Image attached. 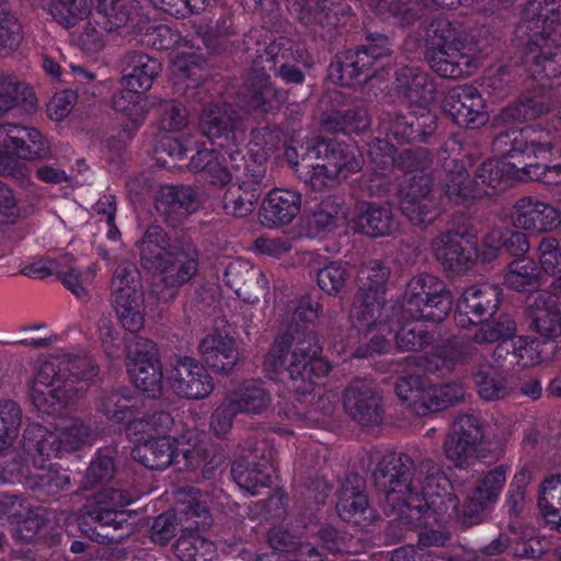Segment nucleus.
Masks as SVG:
<instances>
[{"mask_svg": "<svg viewBox=\"0 0 561 561\" xmlns=\"http://www.w3.org/2000/svg\"><path fill=\"white\" fill-rule=\"evenodd\" d=\"M500 304V289L490 284L466 288L457 301L455 320L466 328L494 314Z\"/></svg>", "mask_w": 561, "mask_h": 561, "instance_id": "4be33fe9", "label": "nucleus"}, {"mask_svg": "<svg viewBox=\"0 0 561 561\" xmlns=\"http://www.w3.org/2000/svg\"><path fill=\"white\" fill-rule=\"evenodd\" d=\"M96 275V268L89 266L84 271L69 270L60 274L62 284L79 299H84L89 294V286Z\"/></svg>", "mask_w": 561, "mask_h": 561, "instance_id": "bf43d9fd", "label": "nucleus"}, {"mask_svg": "<svg viewBox=\"0 0 561 561\" xmlns=\"http://www.w3.org/2000/svg\"><path fill=\"white\" fill-rule=\"evenodd\" d=\"M443 110L457 125L467 128H477L488 122L484 100L470 85L450 89L443 102Z\"/></svg>", "mask_w": 561, "mask_h": 561, "instance_id": "412c9836", "label": "nucleus"}, {"mask_svg": "<svg viewBox=\"0 0 561 561\" xmlns=\"http://www.w3.org/2000/svg\"><path fill=\"white\" fill-rule=\"evenodd\" d=\"M100 410L115 422H126L133 416V404L128 397L112 393L102 399Z\"/></svg>", "mask_w": 561, "mask_h": 561, "instance_id": "052dcab7", "label": "nucleus"}, {"mask_svg": "<svg viewBox=\"0 0 561 561\" xmlns=\"http://www.w3.org/2000/svg\"><path fill=\"white\" fill-rule=\"evenodd\" d=\"M227 400L233 413L260 414L271 404L270 393L257 381L241 385L227 397Z\"/></svg>", "mask_w": 561, "mask_h": 561, "instance_id": "f704fd0d", "label": "nucleus"}, {"mask_svg": "<svg viewBox=\"0 0 561 561\" xmlns=\"http://www.w3.org/2000/svg\"><path fill=\"white\" fill-rule=\"evenodd\" d=\"M301 208V195L293 190L271 191L262 204V222L271 228L290 224Z\"/></svg>", "mask_w": 561, "mask_h": 561, "instance_id": "bb28decb", "label": "nucleus"}, {"mask_svg": "<svg viewBox=\"0 0 561 561\" xmlns=\"http://www.w3.org/2000/svg\"><path fill=\"white\" fill-rule=\"evenodd\" d=\"M33 96L32 89L9 78H0V111L5 112Z\"/></svg>", "mask_w": 561, "mask_h": 561, "instance_id": "4d7b16f0", "label": "nucleus"}, {"mask_svg": "<svg viewBox=\"0 0 561 561\" xmlns=\"http://www.w3.org/2000/svg\"><path fill=\"white\" fill-rule=\"evenodd\" d=\"M197 495V492H179L178 502L186 504L185 507L181 508V512L188 518H198L197 520H194L197 527H205L209 525L208 510L206 505L199 501Z\"/></svg>", "mask_w": 561, "mask_h": 561, "instance_id": "338daca9", "label": "nucleus"}, {"mask_svg": "<svg viewBox=\"0 0 561 561\" xmlns=\"http://www.w3.org/2000/svg\"><path fill=\"white\" fill-rule=\"evenodd\" d=\"M493 148L501 158L482 163L478 184L495 190L512 180H536L548 185L561 180V164H550L556 153L561 156V147L548 131L534 127L503 131L495 137Z\"/></svg>", "mask_w": 561, "mask_h": 561, "instance_id": "f257e3e1", "label": "nucleus"}, {"mask_svg": "<svg viewBox=\"0 0 561 561\" xmlns=\"http://www.w3.org/2000/svg\"><path fill=\"white\" fill-rule=\"evenodd\" d=\"M355 227L357 231L370 237L386 236L392 230L393 218L388 208L359 203L356 206Z\"/></svg>", "mask_w": 561, "mask_h": 561, "instance_id": "4c0bfd02", "label": "nucleus"}, {"mask_svg": "<svg viewBox=\"0 0 561 561\" xmlns=\"http://www.w3.org/2000/svg\"><path fill=\"white\" fill-rule=\"evenodd\" d=\"M552 99L549 93L537 92L501 111L497 121L502 124H517L535 119L550 112Z\"/></svg>", "mask_w": 561, "mask_h": 561, "instance_id": "2f4dec72", "label": "nucleus"}, {"mask_svg": "<svg viewBox=\"0 0 561 561\" xmlns=\"http://www.w3.org/2000/svg\"><path fill=\"white\" fill-rule=\"evenodd\" d=\"M321 347L313 335L296 337L290 343L278 337L263 359V368L270 377L287 371L289 387L298 394L311 393L318 380L330 370V365L321 357Z\"/></svg>", "mask_w": 561, "mask_h": 561, "instance_id": "423d86ee", "label": "nucleus"}, {"mask_svg": "<svg viewBox=\"0 0 561 561\" xmlns=\"http://www.w3.org/2000/svg\"><path fill=\"white\" fill-rule=\"evenodd\" d=\"M197 251L191 243L179 244L172 254L157 268L162 280L171 288H178L190 282L197 273Z\"/></svg>", "mask_w": 561, "mask_h": 561, "instance_id": "cd10ccee", "label": "nucleus"}, {"mask_svg": "<svg viewBox=\"0 0 561 561\" xmlns=\"http://www.w3.org/2000/svg\"><path fill=\"white\" fill-rule=\"evenodd\" d=\"M506 477L507 468L504 466H499L480 476L468 495V508L479 512L486 503L497 499L505 485Z\"/></svg>", "mask_w": 561, "mask_h": 561, "instance_id": "72a5a7b5", "label": "nucleus"}, {"mask_svg": "<svg viewBox=\"0 0 561 561\" xmlns=\"http://www.w3.org/2000/svg\"><path fill=\"white\" fill-rule=\"evenodd\" d=\"M344 409L360 423H368L378 415V399L365 381H355L344 396Z\"/></svg>", "mask_w": 561, "mask_h": 561, "instance_id": "7c9ffc66", "label": "nucleus"}, {"mask_svg": "<svg viewBox=\"0 0 561 561\" xmlns=\"http://www.w3.org/2000/svg\"><path fill=\"white\" fill-rule=\"evenodd\" d=\"M496 440L491 426H482L476 416L465 415L453 424L445 443V454L456 467H469L484 455L485 444Z\"/></svg>", "mask_w": 561, "mask_h": 561, "instance_id": "4468645a", "label": "nucleus"}, {"mask_svg": "<svg viewBox=\"0 0 561 561\" xmlns=\"http://www.w3.org/2000/svg\"><path fill=\"white\" fill-rule=\"evenodd\" d=\"M75 382L73 376L61 378L57 365L46 362L39 366L31 386L32 402L43 413H58L85 390V382L80 381L76 387Z\"/></svg>", "mask_w": 561, "mask_h": 561, "instance_id": "ddd939ff", "label": "nucleus"}, {"mask_svg": "<svg viewBox=\"0 0 561 561\" xmlns=\"http://www.w3.org/2000/svg\"><path fill=\"white\" fill-rule=\"evenodd\" d=\"M450 308L451 295L437 277L419 275L411 279L400 307V321L411 322L401 324L396 333L399 348L413 351L425 345L428 337L419 320L439 322Z\"/></svg>", "mask_w": 561, "mask_h": 561, "instance_id": "20e7f679", "label": "nucleus"}, {"mask_svg": "<svg viewBox=\"0 0 561 561\" xmlns=\"http://www.w3.org/2000/svg\"><path fill=\"white\" fill-rule=\"evenodd\" d=\"M480 396L485 400H496L506 394L505 380L496 373H477L474 376Z\"/></svg>", "mask_w": 561, "mask_h": 561, "instance_id": "e2e57ef3", "label": "nucleus"}, {"mask_svg": "<svg viewBox=\"0 0 561 561\" xmlns=\"http://www.w3.org/2000/svg\"><path fill=\"white\" fill-rule=\"evenodd\" d=\"M178 245L171 243L167 233L158 226L148 228L138 244L141 261L154 270L172 254L173 248H178Z\"/></svg>", "mask_w": 561, "mask_h": 561, "instance_id": "58836bf2", "label": "nucleus"}, {"mask_svg": "<svg viewBox=\"0 0 561 561\" xmlns=\"http://www.w3.org/2000/svg\"><path fill=\"white\" fill-rule=\"evenodd\" d=\"M172 424L173 420L169 413L158 412L129 422L127 436L137 445H141L145 442H152L161 436H165Z\"/></svg>", "mask_w": 561, "mask_h": 561, "instance_id": "a19ab883", "label": "nucleus"}, {"mask_svg": "<svg viewBox=\"0 0 561 561\" xmlns=\"http://www.w3.org/2000/svg\"><path fill=\"white\" fill-rule=\"evenodd\" d=\"M514 330V323L510 320L496 324L483 323L474 334V341L484 344L503 340L494 351L496 363L504 358V355H510V364L517 365L520 368L539 364L542 360L540 343L526 336H517L508 341L507 339L512 336Z\"/></svg>", "mask_w": 561, "mask_h": 561, "instance_id": "2eb2a0df", "label": "nucleus"}, {"mask_svg": "<svg viewBox=\"0 0 561 561\" xmlns=\"http://www.w3.org/2000/svg\"><path fill=\"white\" fill-rule=\"evenodd\" d=\"M110 301L121 325L131 333L145 325L146 302L141 276L136 265L123 263L114 272Z\"/></svg>", "mask_w": 561, "mask_h": 561, "instance_id": "9b49d317", "label": "nucleus"}, {"mask_svg": "<svg viewBox=\"0 0 561 561\" xmlns=\"http://www.w3.org/2000/svg\"><path fill=\"white\" fill-rule=\"evenodd\" d=\"M531 320L539 334L547 339L561 335V313L556 299L545 291L533 293L528 298Z\"/></svg>", "mask_w": 561, "mask_h": 561, "instance_id": "c85d7f7f", "label": "nucleus"}, {"mask_svg": "<svg viewBox=\"0 0 561 561\" xmlns=\"http://www.w3.org/2000/svg\"><path fill=\"white\" fill-rule=\"evenodd\" d=\"M463 397L465 390L462 386L458 383L426 387L422 397L423 410H421V412H433L446 409L462 400Z\"/></svg>", "mask_w": 561, "mask_h": 561, "instance_id": "de8ad7c7", "label": "nucleus"}, {"mask_svg": "<svg viewBox=\"0 0 561 561\" xmlns=\"http://www.w3.org/2000/svg\"><path fill=\"white\" fill-rule=\"evenodd\" d=\"M172 72L176 80L193 87L201 79L203 68L195 54L181 51L172 59Z\"/></svg>", "mask_w": 561, "mask_h": 561, "instance_id": "5fc2aeb1", "label": "nucleus"}, {"mask_svg": "<svg viewBox=\"0 0 561 561\" xmlns=\"http://www.w3.org/2000/svg\"><path fill=\"white\" fill-rule=\"evenodd\" d=\"M57 433L49 432L42 425L32 424L24 432L26 450L42 456H60L72 451L91 439V433L77 419H62L56 426Z\"/></svg>", "mask_w": 561, "mask_h": 561, "instance_id": "f8f14e48", "label": "nucleus"}, {"mask_svg": "<svg viewBox=\"0 0 561 561\" xmlns=\"http://www.w3.org/2000/svg\"><path fill=\"white\" fill-rule=\"evenodd\" d=\"M21 41V24L13 15L0 12V50L14 49Z\"/></svg>", "mask_w": 561, "mask_h": 561, "instance_id": "0e129e2a", "label": "nucleus"}, {"mask_svg": "<svg viewBox=\"0 0 561 561\" xmlns=\"http://www.w3.org/2000/svg\"><path fill=\"white\" fill-rule=\"evenodd\" d=\"M524 23L533 32L526 50L531 75L561 83V0H531L525 10Z\"/></svg>", "mask_w": 561, "mask_h": 561, "instance_id": "f03ea898", "label": "nucleus"}, {"mask_svg": "<svg viewBox=\"0 0 561 561\" xmlns=\"http://www.w3.org/2000/svg\"><path fill=\"white\" fill-rule=\"evenodd\" d=\"M277 136L268 128L253 131L249 152L259 165L254 170H263L262 163L270 157L276 147Z\"/></svg>", "mask_w": 561, "mask_h": 561, "instance_id": "13d9d810", "label": "nucleus"}, {"mask_svg": "<svg viewBox=\"0 0 561 561\" xmlns=\"http://www.w3.org/2000/svg\"><path fill=\"white\" fill-rule=\"evenodd\" d=\"M540 268L548 275L561 272V248L553 237L543 238L536 249Z\"/></svg>", "mask_w": 561, "mask_h": 561, "instance_id": "6e6d98bb", "label": "nucleus"}, {"mask_svg": "<svg viewBox=\"0 0 561 561\" xmlns=\"http://www.w3.org/2000/svg\"><path fill=\"white\" fill-rule=\"evenodd\" d=\"M398 89L411 102H422L417 112L409 117L397 116L394 119H383L381 125L387 136L392 137L399 144L411 141L420 137L424 139L435 128V117L424 105L430 99L433 90L426 75L405 68L397 78Z\"/></svg>", "mask_w": 561, "mask_h": 561, "instance_id": "1a4fd4ad", "label": "nucleus"}, {"mask_svg": "<svg viewBox=\"0 0 561 561\" xmlns=\"http://www.w3.org/2000/svg\"><path fill=\"white\" fill-rule=\"evenodd\" d=\"M288 10L301 20H314L321 24L335 25L343 11L341 0H285Z\"/></svg>", "mask_w": 561, "mask_h": 561, "instance_id": "e433bc0d", "label": "nucleus"}, {"mask_svg": "<svg viewBox=\"0 0 561 561\" xmlns=\"http://www.w3.org/2000/svg\"><path fill=\"white\" fill-rule=\"evenodd\" d=\"M133 502L131 496L122 490H105L100 492L87 504V513L101 527L124 528L130 512L124 507Z\"/></svg>", "mask_w": 561, "mask_h": 561, "instance_id": "a878e982", "label": "nucleus"}, {"mask_svg": "<svg viewBox=\"0 0 561 561\" xmlns=\"http://www.w3.org/2000/svg\"><path fill=\"white\" fill-rule=\"evenodd\" d=\"M112 103L113 108L130 122L131 128H137L142 123L150 106L148 96L135 89L126 88L114 95Z\"/></svg>", "mask_w": 561, "mask_h": 561, "instance_id": "37998d69", "label": "nucleus"}, {"mask_svg": "<svg viewBox=\"0 0 561 561\" xmlns=\"http://www.w3.org/2000/svg\"><path fill=\"white\" fill-rule=\"evenodd\" d=\"M88 16L89 19L84 23L83 30L77 36V44L81 49L85 51H100L105 45V33L107 31V26L103 25L106 19L105 16L98 12L91 13L87 7L85 14L81 18H78L72 26H75L80 20H83ZM64 26L67 27L66 25ZM69 27H71V25Z\"/></svg>", "mask_w": 561, "mask_h": 561, "instance_id": "c03bdc74", "label": "nucleus"}, {"mask_svg": "<svg viewBox=\"0 0 561 561\" xmlns=\"http://www.w3.org/2000/svg\"><path fill=\"white\" fill-rule=\"evenodd\" d=\"M47 151V142L38 129L19 124L0 125V173L24 179L25 161L39 159ZM19 216L12 191L0 183V222H14Z\"/></svg>", "mask_w": 561, "mask_h": 561, "instance_id": "0eeeda50", "label": "nucleus"}, {"mask_svg": "<svg viewBox=\"0 0 561 561\" xmlns=\"http://www.w3.org/2000/svg\"><path fill=\"white\" fill-rule=\"evenodd\" d=\"M348 277L347 270L342 263H331L318 273L320 288L329 295L337 294Z\"/></svg>", "mask_w": 561, "mask_h": 561, "instance_id": "680f3d73", "label": "nucleus"}, {"mask_svg": "<svg viewBox=\"0 0 561 561\" xmlns=\"http://www.w3.org/2000/svg\"><path fill=\"white\" fill-rule=\"evenodd\" d=\"M382 7L397 19L400 24H410L420 15V3L412 0H382Z\"/></svg>", "mask_w": 561, "mask_h": 561, "instance_id": "774afa93", "label": "nucleus"}, {"mask_svg": "<svg viewBox=\"0 0 561 561\" xmlns=\"http://www.w3.org/2000/svg\"><path fill=\"white\" fill-rule=\"evenodd\" d=\"M199 206L197 194L187 186H162L156 198V208L167 216L187 215Z\"/></svg>", "mask_w": 561, "mask_h": 561, "instance_id": "473e14b6", "label": "nucleus"}, {"mask_svg": "<svg viewBox=\"0 0 561 561\" xmlns=\"http://www.w3.org/2000/svg\"><path fill=\"white\" fill-rule=\"evenodd\" d=\"M431 184L430 175L419 170L408 173L399 190L401 210L413 225H430L439 214L438 204L431 195Z\"/></svg>", "mask_w": 561, "mask_h": 561, "instance_id": "a211bd4d", "label": "nucleus"}, {"mask_svg": "<svg viewBox=\"0 0 561 561\" xmlns=\"http://www.w3.org/2000/svg\"><path fill=\"white\" fill-rule=\"evenodd\" d=\"M538 508L547 523L561 530V476L550 477L541 483Z\"/></svg>", "mask_w": 561, "mask_h": 561, "instance_id": "79ce46f5", "label": "nucleus"}, {"mask_svg": "<svg viewBox=\"0 0 561 561\" xmlns=\"http://www.w3.org/2000/svg\"><path fill=\"white\" fill-rule=\"evenodd\" d=\"M388 276V268L378 262L359 270L360 291L352 306L350 320L355 330L370 335V343L367 350L356 351L357 357L385 353L390 347L387 336L392 334L393 329L383 305V285Z\"/></svg>", "mask_w": 561, "mask_h": 561, "instance_id": "39448f33", "label": "nucleus"}, {"mask_svg": "<svg viewBox=\"0 0 561 561\" xmlns=\"http://www.w3.org/2000/svg\"><path fill=\"white\" fill-rule=\"evenodd\" d=\"M251 106L263 112L277 108L280 95L272 88L270 78L264 71H255L250 79Z\"/></svg>", "mask_w": 561, "mask_h": 561, "instance_id": "09e8293b", "label": "nucleus"}, {"mask_svg": "<svg viewBox=\"0 0 561 561\" xmlns=\"http://www.w3.org/2000/svg\"><path fill=\"white\" fill-rule=\"evenodd\" d=\"M21 410L13 401L0 402V450L9 447L18 435Z\"/></svg>", "mask_w": 561, "mask_h": 561, "instance_id": "864d4df0", "label": "nucleus"}, {"mask_svg": "<svg viewBox=\"0 0 561 561\" xmlns=\"http://www.w3.org/2000/svg\"><path fill=\"white\" fill-rule=\"evenodd\" d=\"M273 466L268 461L251 465L249 461L240 460L232 467L236 483L249 495H255L257 488L268 486L273 480Z\"/></svg>", "mask_w": 561, "mask_h": 561, "instance_id": "ea45409f", "label": "nucleus"}, {"mask_svg": "<svg viewBox=\"0 0 561 561\" xmlns=\"http://www.w3.org/2000/svg\"><path fill=\"white\" fill-rule=\"evenodd\" d=\"M345 220V211L335 197H329L322 201L308 218V226L312 232H320L330 230L335 227L340 221Z\"/></svg>", "mask_w": 561, "mask_h": 561, "instance_id": "8fccbe9b", "label": "nucleus"}, {"mask_svg": "<svg viewBox=\"0 0 561 561\" xmlns=\"http://www.w3.org/2000/svg\"><path fill=\"white\" fill-rule=\"evenodd\" d=\"M377 484L382 488L389 496L399 494L392 501H402L409 507L420 511L426 508L435 514L454 515L458 512V500L446 492L448 480L445 477H430L426 484L421 488L420 493L424 501L419 502V488L410 481V472L405 469L401 456L389 454L383 457L374 473Z\"/></svg>", "mask_w": 561, "mask_h": 561, "instance_id": "6e6552de", "label": "nucleus"}, {"mask_svg": "<svg viewBox=\"0 0 561 561\" xmlns=\"http://www.w3.org/2000/svg\"><path fill=\"white\" fill-rule=\"evenodd\" d=\"M430 67L440 77L460 78L470 75L473 58L465 49L458 31L448 20L434 21L426 35Z\"/></svg>", "mask_w": 561, "mask_h": 561, "instance_id": "9d476101", "label": "nucleus"}, {"mask_svg": "<svg viewBox=\"0 0 561 561\" xmlns=\"http://www.w3.org/2000/svg\"><path fill=\"white\" fill-rule=\"evenodd\" d=\"M199 127L203 134L211 141L218 140V148L224 150L220 157L229 154L231 170L237 171L244 164V175L250 174V180H241L238 191L240 194L229 192L224 198V207L227 214L236 217H245L254 210L261 195V183L264 176V170H250V165L244 163V157L234 149L236 134L231 116L227 112L226 105H210L204 108Z\"/></svg>", "mask_w": 561, "mask_h": 561, "instance_id": "7ed1b4c3", "label": "nucleus"}, {"mask_svg": "<svg viewBox=\"0 0 561 561\" xmlns=\"http://www.w3.org/2000/svg\"><path fill=\"white\" fill-rule=\"evenodd\" d=\"M325 147V154L321 162L306 164L310 168L306 174V182L312 190L322 191L334 186L340 176H347L348 173L360 169L362 157L356 147L352 145H332Z\"/></svg>", "mask_w": 561, "mask_h": 561, "instance_id": "f3484780", "label": "nucleus"}, {"mask_svg": "<svg viewBox=\"0 0 561 561\" xmlns=\"http://www.w3.org/2000/svg\"><path fill=\"white\" fill-rule=\"evenodd\" d=\"M424 387L417 377L401 378L396 385L397 396L402 401H409L415 410L420 413L422 409V397L425 392Z\"/></svg>", "mask_w": 561, "mask_h": 561, "instance_id": "69168bd1", "label": "nucleus"}, {"mask_svg": "<svg viewBox=\"0 0 561 561\" xmlns=\"http://www.w3.org/2000/svg\"><path fill=\"white\" fill-rule=\"evenodd\" d=\"M128 68V73L122 78V87L144 93L159 76L161 64L146 54H135L129 58Z\"/></svg>", "mask_w": 561, "mask_h": 561, "instance_id": "c9c22d12", "label": "nucleus"}, {"mask_svg": "<svg viewBox=\"0 0 561 561\" xmlns=\"http://www.w3.org/2000/svg\"><path fill=\"white\" fill-rule=\"evenodd\" d=\"M362 480L354 477L353 481L347 480L342 486L336 503V511L344 520H351L367 508L368 502L362 491Z\"/></svg>", "mask_w": 561, "mask_h": 561, "instance_id": "a18cd8bd", "label": "nucleus"}, {"mask_svg": "<svg viewBox=\"0 0 561 561\" xmlns=\"http://www.w3.org/2000/svg\"><path fill=\"white\" fill-rule=\"evenodd\" d=\"M167 385L179 397L199 400L214 390V381L205 366L196 358L183 356L175 358L165 375Z\"/></svg>", "mask_w": 561, "mask_h": 561, "instance_id": "6ab92c4d", "label": "nucleus"}, {"mask_svg": "<svg viewBox=\"0 0 561 561\" xmlns=\"http://www.w3.org/2000/svg\"><path fill=\"white\" fill-rule=\"evenodd\" d=\"M433 255L444 268L460 273L472 264V252L462 247L460 237L456 232H446L437 236L431 245Z\"/></svg>", "mask_w": 561, "mask_h": 561, "instance_id": "c756f323", "label": "nucleus"}, {"mask_svg": "<svg viewBox=\"0 0 561 561\" xmlns=\"http://www.w3.org/2000/svg\"><path fill=\"white\" fill-rule=\"evenodd\" d=\"M537 279L535 263L529 257L515 259L508 266L505 284L515 290H525Z\"/></svg>", "mask_w": 561, "mask_h": 561, "instance_id": "603ef678", "label": "nucleus"}, {"mask_svg": "<svg viewBox=\"0 0 561 561\" xmlns=\"http://www.w3.org/2000/svg\"><path fill=\"white\" fill-rule=\"evenodd\" d=\"M389 50L377 44L368 47L346 53L343 58L331 65L330 77L332 80L344 87H352L360 82H365L373 77L374 64Z\"/></svg>", "mask_w": 561, "mask_h": 561, "instance_id": "5701e85b", "label": "nucleus"}, {"mask_svg": "<svg viewBox=\"0 0 561 561\" xmlns=\"http://www.w3.org/2000/svg\"><path fill=\"white\" fill-rule=\"evenodd\" d=\"M206 364L217 373H231L242 356L234 337L226 330H215L206 334L198 345Z\"/></svg>", "mask_w": 561, "mask_h": 561, "instance_id": "393cba45", "label": "nucleus"}, {"mask_svg": "<svg viewBox=\"0 0 561 561\" xmlns=\"http://www.w3.org/2000/svg\"><path fill=\"white\" fill-rule=\"evenodd\" d=\"M190 169L194 172L205 173L213 184L224 185L232 178L231 171L222 165L219 157L215 154V149L198 150L191 158Z\"/></svg>", "mask_w": 561, "mask_h": 561, "instance_id": "49530a36", "label": "nucleus"}, {"mask_svg": "<svg viewBox=\"0 0 561 561\" xmlns=\"http://www.w3.org/2000/svg\"><path fill=\"white\" fill-rule=\"evenodd\" d=\"M127 370L134 386L144 392L160 391L162 369L157 357L156 345L138 336L127 348Z\"/></svg>", "mask_w": 561, "mask_h": 561, "instance_id": "aec40b11", "label": "nucleus"}, {"mask_svg": "<svg viewBox=\"0 0 561 561\" xmlns=\"http://www.w3.org/2000/svg\"><path fill=\"white\" fill-rule=\"evenodd\" d=\"M512 221L516 228L522 230L552 231L561 226V210L538 198L525 196L515 203Z\"/></svg>", "mask_w": 561, "mask_h": 561, "instance_id": "b1692460", "label": "nucleus"}, {"mask_svg": "<svg viewBox=\"0 0 561 561\" xmlns=\"http://www.w3.org/2000/svg\"><path fill=\"white\" fill-rule=\"evenodd\" d=\"M324 125L333 133H360L369 127L370 119L365 110H350L331 114Z\"/></svg>", "mask_w": 561, "mask_h": 561, "instance_id": "3c124183", "label": "nucleus"}, {"mask_svg": "<svg viewBox=\"0 0 561 561\" xmlns=\"http://www.w3.org/2000/svg\"><path fill=\"white\" fill-rule=\"evenodd\" d=\"M131 456L152 470H164L174 465L178 470L182 471L199 465L197 451L193 450L188 444L167 435L137 445L133 449Z\"/></svg>", "mask_w": 561, "mask_h": 561, "instance_id": "dca6fc26", "label": "nucleus"}]
</instances>
